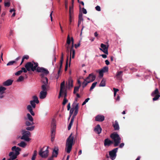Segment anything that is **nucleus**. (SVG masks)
<instances>
[{"label":"nucleus","instance_id":"4","mask_svg":"<svg viewBox=\"0 0 160 160\" xmlns=\"http://www.w3.org/2000/svg\"><path fill=\"white\" fill-rule=\"evenodd\" d=\"M12 151L9 153V156H12V158H16L17 156L19 154V152L21 150V149L18 147L14 146L12 148Z\"/></svg>","mask_w":160,"mask_h":160},{"label":"nucleus","instance_id":"51","mask_svg":"<svg viewBox=\"0 0 160 160\" xmlns=\"http://www.w3.org/2000/svg\"><path fill=\"white\" fill-rule=\"evenodd\" d=\"M68 100H67L66 98H64L62 103V105H65L66 104V103L68 102Z\"/></svg>","mask_w":160,"mask_h":160},{"label":"nucleus","instance_id":"21","mask_svg":"<svg viewBox=\"0 0 160 160\" xmlns=\"http://www.w3.org/2000/svg\"><path fill=\"white\" fill-rule=\"evenodd\" d=\"M122 71H120L117 72L116 76V77L117 79H120L122 75Z\"/></svg>","mask_w":160,"mask_h":160},{"label":"nucleus","instance_id":"61","mask_svg":"<svg viewBox=\"0 0 160 160\" xmlns=\"http://www.w3.org/2000/svg\"><path fill=\"white\" fill-rule=\"evenodd\" d=\"M82 12L84 14H86L87 13L86 10L84 8H82Z\"/></svg>","mask_w":160,"mask_h":160},{"label":"nucleus","instance_id":"12","mask_svg":"<svg viewBox=\"0 0 160 160\" xmlns=\"http://www.w3.org/2000/svg\"><path fill=\"white\" fill-rule=\"evenodd\" d=\"M102 129L99 124H98L94 129V132L98 134L101 133Z\"/></svg>","mask_w":160,"mask_h":160},{"label":"nucleus","instance_id":"18","mask_svg":"<svg viewBox=\"0 0 160 160\" xmlns=\"http://www.w3.org/2000/svg\"><path fill=\"white\" fill-rule=\"evenodd\" d=\"M94 77V80H95L96 78L95 76L94 75L93 73H91L89 74L88 76L86 78V80H87L88 81H89L90 80H92V78Z\"/></svg>","mask_w":160,"mask_h":160},{"label":"nucleus","instance_id":"59","mask_svg":"<svg viewBox=\"0 0 160 160\" xmlns=\"http://www.w3.org/2000/svg\"><path fill=\"white\" fill-rule=\"evenodd\" d=\"M63 91L60 90V92L58 96V98H59L61 96L62 94L63 93Z\"/></svg>","mask_w":160,"mask_h":160},{"label":"nucleus","instance_id":"35","mask_svg":"<svg viewBox=\"0 0 160 160\" xmlns=\"http://www.w3.org/2000/svg\"><path fill=\"white\" fill-rule=\"evenodd\" d=\"M97 83V82H94V83H93L92 84V86H91L90 87V91H91L95 87Z\"/></svg>","mask_w":160,"mask_h":160},{"label":"nucleus","instance_id":"2","mask_svg":"<svg viewBox=\"0 0 160 160\" xmlns=\"http://www.w3.org/2000/svg\"><path fill=\"white\" fill-rule=\"evenodd\" d=\"M72 135V133H71L66 140L65 150L66 152L68 153H70L73 143L74 137Z\"/></svg>","mask_w":160,"mask_h":160},{"label":"nucleus","instance_id":"49","mask_svg":"<svg viewBox=\"0 0 160 160\" xmlns=\"http://www.w3.org/2000/svg\"><path fill=\"white\" fill-rule=\"evenodd\" d=\"M74 114L73 116H72V118H73V119H74V118L77 115L78 113V110H74Z\"/></svg>","mask_w":160,"mask_h":160},{"label":"nucleus","instance_id":"30","mask_svg":"<svg viewBox=\"0 0 160 160\" xmlns=\"http://www.w3.org/2000/svg\"><path fill=\"white\" fill-rule=\"evenodd\" d=\"M105 80L104 79H102L101 81L99 86L100 87H104L105 86Z\"/></svg>","mask_w":160,"mask_h":160},{"label":"nucleus","instance_id":"11","mask_svg":"<svg viewBox=\"0 0 160 160\" xmlns=\"http://www.w3.org/2000/svg\"><path fill=\"white\" fill-rule=\"evenodd\" d=\"M113 143V141L110 140L107 138L104 140V144L105 147H108Z\"/></svg>","mask_w":160,"mask_h":160},{"label":"nucleus","instance_id":"56","mask_svg":"<svg viewBox=\"0 0 160 160\" xmlns=\"http://www.w3.org/2000/svg\"><path fill=\"white\" fill-rule=\"evenodd\" d=\"M55 128H52L51 131V135L54 134V133H55Z\"/></svg>","mask_w":160,"mask_h":160},{"label":"nucleus","instance_id":"20","mask_svg":"<svg viewBox=\"0 0 160 160\" xmlns=\"http://www.w3.org/2000/svg\"><path fill=\"white\" fill-rule=\"evenodd\" d=\"M113 126L115 130H118L119 129V125L117 121H115L114 123L113 124Z\"/></svg>","mask_w":160,"mask_h":160},{"label":"nucleus","instance_id":"57","mask_svg":"<svg viewBox=\"0 0 160 160\" xmlns=\"http://www.w3.org/2000/svg\"><path fill=\"white\" fill-rule=\"evenodd\" d=\"M62 93H63V94H64V98H66L67 94V92H66V90H65V91L63 90V92Z\"/></svg>","mask_w":160,"mask_h":160},{"label":"nucleus","instance_id":"50","mask_svg":"<svg viewBox=\"0 0 160 160\" xmlns=\"http://www.w3.org/2000/svg\"><path fill=\"white\" fill-rule=\"evenodd\" d=\"M63 56L64 55L63 52H62L61 53V60H60V62L63 63Z\"/></svg>","mask_w":160,"mask_h":160},{"label":"nucleus","instance_id":"5","mask_svg":"<svg viewBox=\"0 0 160 160\" xmlns=\"http://www.w3.org/2000/svg\"><path fill=\"white\" fill-rule=\"evenodd\" d=\"M48 147H47L45 150H44V147L41 149L38 153L39 155L42 158H47L48 156Z\"/></svg>","mask_w":160,"mask_h":160},{"label":"nucleus","instance_id":"23","mask_svg":"<svg viewBox=\"0 0 160 160\" xmlns=\"http://www.w3.org/2000/svg\"><path fill=\"white\" fill-rule=\"evenodd\" d=\"M73 87V81L71 79H69L68 81V87L70 88Z\"/></svg>","mask_w":160,"mask_h":160},{"label":"nucleus","instance_id":"43","mask_svg":"<svg viewBox=\"0 0 160 160\" xmlns=\"http://www.w3.org/2000/svg\"><path fill=\"white\" fill-rule=\"evenodd\" d=\"M108 70V68L107 67H105L101 69L103 72H107Z\"/></svg>","mask_w":160,"mask_h":160},{"label":"nucleus","instance_id":"7","mask_svg":"<svg viewBox=\"0 0 160 160\" xmlns=\"http://www.w3.org/2000/svg\"><path fill=\"white\" fill-rule=\"evenodd\" d=\"M152 97L154 98H152L153 101L158 100L160 97V93L158 88H156L155 90L152 92L151 94Z\"/></svg>","mask_w":160,"mask_h":160},{"label":"nucleus","instance_id":"22","mask_svg":"<svg viewBox=\"0 0 160 160\" xmlns=\"http://www.w3.org/2000/svg\"><path fill=\"white\" fill-rule=\"evenodd\" d=\"M41 81L43 85H48V80L47 78H44L43 79H42Z\"/></svg>","mask_w":160,"mask_h":160},{"label":"nucleus","instance_id":"64","mask_svg":"<svg viewBox=\"0 0 160 160\" xmlns=\"http://www.w3.org/2000/svg\"><path fill=\"white\" fill-rule=\"evenodd\" d=\"M10 158L8 160H18V159H15L16 158H12V156H9Z\"/></svg>","mask_w":160,"mask_h":160},{"label":"nucleus","instance_id":"60","mask_svg":"<svg viewBox=\"0 0 160 160\" xmlns=\"http://www.w3.org/2000/svg\"><path fill=\"white\" fill-rule=\"evenodd\" d=\"M51 140L52 142H53L54 138V134L51 135Z\"/></svg>","mask_w":160,"mask_h":160},{"label":"nucleus","instance_id":"42","mask_svg":"<svg viewBox=\"0 0 160 160\" xmlns=\"http://www.w3.org/2000/svg\"><path fill=\"white\" fill-rule=\"evenodd\" d=\"M71 41H72V40H70L69 35H68L67 40V43L68 45H69Z\"/></svg>","mask_w":160,"mask_h":160},{"label":"nucleus","instance_id":"34","mask_svg":"<svg viewBox=\"0 0 160 160\" xmlns=\"http://www.w3.org/2000/svg\"><path fill=\"white\" fill-rule=\"evenodd\" d=\"M80 87V85H79L78 86L75 87H74V91H73V93L76 94L77 92H78L79 91Z\"/></svg>","mask_w":160,"mask_h":160},{"label":"nucleus","instance_id":"14","mask_svg":"<svg viewBox=\"0 0 160 160\" xmlns=\"http://www.w3.org/2000/svg\"><path fill=\"white\" fill-rule=\"evenodd\" d=\"M94 77H93L92 78V80H91L89 81H88L87 80L86 81V79H84V82L82 83V86L83 88L85 87H86L88 83H89L91 82H93L94 81Z\"/></svg>","mask_w":160,"mask_h":160},{"label":"nucleus","instance_id":"10","mask_svg":"<svg viewBox=\"0 0 160 160\" xmlns=\"http://www.w3.org/2000/svg\"><path fill=\"white\" fill-rule=\"evenodd\" d=\"M101 48H100L99 49L102 51L104 53L106 54H108V46L107 47L106 45L103 44L101 43Z\"/></svg>","mask_w":160,"mask_h":160},{"label":"nucleus","instance_id":"38","mask_svg":"<svg viewBox=\"0 0 160 160\" xmlns=\"http://www.w3.org/2000/svg\"><path fill=\"white\" fill-rule=\"evenodd\" d=\"M33 100L34 102H36V103H38L39 102V101L38 99V98L36 96H34L33 97Z\"/></svg>","mask_w":160,"mask_h":160},{"label":"nucleus","instance_id":"29","mask_svg":"<svg viewBox=\"0 0 160 160\" xmlns=\"http://www.w3.org/2000/svg\"><path fill=\"white\" fill-rule=\"evenodd\" d=\"M65 89V82L64 81L62 82L60 85V90L63 91L64 89Z\"/></svg>","mask_w":160,"mask_h":160},{"label":"nucleus","instance_id":"52","mask_svg":"<svg viewBox=\"0 0 160 160\" xmlns=\"http://www.w3.org/2000/svg\"><path fill=\"white\" fill-rule=\"evenodd\" d=\"M42 73H41V74H40V76L41 77L42 79H43V78H47L46 77H45L44 75H47L48 74H45V73H44L43 72H42Z\"/></svg>","mask_w":160,"mask_h":160},{"label":"nucleus","instance_id":"63","mask_svg":"<svg viewBox=\"0 0 160 160\" xmlns=\"http://www.w3.org/2000/svg\"><path fill=\"white\" fill-rule=\"evenodd\" d=\"M124 143H122L120 144V145L119 146V148H122L124 146Z\"/></svg>","mask_w":160,"mask_h":160},{"label":"nucleus","instance_id":"32","mask_svg":"<svg viewBox=\"0 0 160 160\" xmlns=\"http://www.w3.org/2000/svg\"><path fill=\"white\" fill-rule=\"evenodd\" d=\"M56 128V124L55 120L53 119L52 120V128Z\"/></svg>","mask_w":160,"mask_h":160},{"label":"nucleus","instance_id":"41","mask_svg":"<svg viewBox=\"0 0 160 160\" xmlns=\"http://www.w3.org/2000/svg\"><path fill=\"white\" fill-rule=\"evenodd\" d=\"M68 56L67 58L66 62L65 68V70L66 71L67 70L68 68Z\"/></svg>","mask_w":160,"mask_h":160},{"label":"nucleus","instance_id":"26","mask_svg":"<svg viewBox=\"0 0 160 160\" xmlns=\"http://www.w3.org/2000/svg\"><path fill=\"white\" fill-rule=\"evenodd\" d=\"M37 155V152L36 150H34L31 158L32 160H35L36 157Z\"/></svg>","mask_w":160,"mask_h":160},{"label":"nucleus","instance_id":"37","mask_svg":"<svg viewBox=\"0 0 160 160\" xmlns=\"http://www.w3.org/2000/svg\"><path fill=\"white\" fill-rule=\"evenodd\" d=\"M34 124V123L33 122H30L28 121H26V122H25V124H26V126H30L31 125H33Z\"/></svg>","mask_w":160,"mask_h":160},{"label":"nucleus","instance_id":"36","mask_svg":"<svg viewBox=\"0 0 160 160\" xmlns=\"http://www.w3.org/2000/svg\"><path fill=\"white\" fill-rule=\"evenodd\" d=\"M69 16L72 15V14L73 13V5H72V6H70L69 7Z\"/></svg>","mask_w":160,"mask_h":160},{"label":"nucleus","instance_id":"8","mask_svg":"<svg viewBox=\"0 0 160 160\" xmlns=\"http://www.w3.org/2000/svg\"><path fill=\"white\" fill-rule=\"evenodd\" d=\"M71 40L72 42V45L71 48L70 49V58L69 60V66L70 65L71 60V54L72 53V58H74L75 57V50L73 49V43H74V39L72 37H71Z\"/></svg>","mask_w":160,"mask_h":160},{"label":"nucleus","instance_id":"9","mask_svg":"<svg viewBox=\"0 0 160 160\" xmlns=\"http://www.w3.org/2000/svg\"><path fill=\"white\" fill-rule=\"evenodd\" d=\"M118 148H116L109 152V155L111 159L113 160L116 156V153L117 152Z\"/></svg>","mask_w":160,"mask_h":160},{"label":"nucleus","instance_id":"55","mask_svg":"<svg viewBox=\"0 0 160 160\" xmlns=\"http://www.w3.org/2000/svg\"><path fill=\"white\" fill-rule=\"evenodd\" d=\"M95 9L96 10L98 11H101V8L99 6H97L96 7Z\"/></svg>","mask_w":160,"mask_h":160},{"label":"nucleus","instance_id":"47","mask_svg":"<svg viewBox=\"0 0 160 160\" xmlns=\"http://www.w3.org/2000/svg\"><path fill=\"white\" fill-rule=\"evenodd\" d=\"M74 111V109L73 108H72L70 109V117H69V119L70 118V117L72 115Z\"/></svg>","mask_w":160,"mask_h":160},{"label":"nucleus","instance_id":"39","mask_svg":"<svg viewBox=\"0 0 160 160\" xmlns=\"http://www.w3.org/2000/svg\"><path fill=\"white\" fill-rule=\"evenodd\" d=\"M30 104H31L32 108H35L36 107V102H34V101H31L30 102Z\"/></svg>","mask_w":160,"mask_h":160},{"label":"nucleus","instance_id":"40","mask_svg":"<svg viewBox=\"0 0 160 160\" xmlns=\"http://www.w3.org/2000/svg\"><path fill=\"white\" fill-rule=\"evenodd\" d=\"M24 77L22 76H20L19 77L18 79L17 80V82H21L24 80Z\"/></svg>","mask_w":160,"mask_h":160},{"label":"nucleus","instance_id":"31","mask_svg":"<svg viewBox=\"0 0 160 160\" xmlns=\"http://www.w3.org/2000/svg\"><path fill=\"white\" fill-rule=\"evenodd\" d=\"M48 87V85H42L41 86L42 91H47V88Z\"/></svg>","mask_w":160,"mask_h":160},{"label":"nucleus","instance_id":"24","mask_svg":"<svg viewBox=\"0 0 160 160\" xmlns=\"http://www.w3.org/2000/svg\"><path fill=\"white\" fill-rule=\"evenodd\" d=\"M74 119H73V118H71L70 123H69V124L68 125V130H69L71 129V126H72V125L73 122L74 121Z\"/></svg>","mask_w":160,"mask_h":160},{"label":"nucleus","instance_id":"25","mask_svg":"<svg viewBox=\"0 0 160 160\" xmlns=\"http://www.w3.org/2000/svg\"><path fill=\"white\" fill-rule=\"evenodd\" d=\"M6 89V88L2 86L0 87V93L2 94L4 93Z\"/></svg>","mask_w":160,"mask_h":160},{"label":"nucleus","instance_id":"16","mask_svg":"<svg viewBox=\"0 0 160 160\" xmlns=\"http://www.w3.org/2000/svg\"><path fill=\"white\" fill-rule=\"evenodd\" d=\"M47 94V91H41L40 93V98L41 99L45 98Z\"/></svg>","mask_w":160,"mask_h":160},{"label":"nucleus","instance_id":"13","mask_svg":"<svg viewBox=\"0 0 160 160\" xmlns=\"http://www.w3.org/2000/svg\"><path fill=\"white\" fill-rule=\"evenodd\" d=\"M104 120V117L102 115H98L95 118V120L97 121L102 122Z\"/></svg>","mask_w":160,"mask_h":160},{"label":"nucleus","instance_id":"15","mask_svg":"<svg viewBox=\"0 0 160 160\" xmlns=\"http://www.w3.org/2000/svg\"><path fill=\"white\" fill-rule=\"evenodd\" d=\"M13 81V80L8 79L3 82V85L4 86H9L12 84Z\"/></svg>","mask_w":160,"mask_h":160},{"label":"nucleus","instance_id":"28","mask_svg":"<svg viewBox=\"0 0 160 160\" xmlns=\"http://www.w3.org/2000/svg\"><path fill=\"white\" fill-rule=\"evenodd\" d=\"M27 117L28 119L31 122H32L33 121V119L32 118V117L31 115L28 113L27 114Z\"/></svg>","mask_w":160,"mask_h":160},{"label":"nucleus","instance_id":"45","mask_svg":"<svg viewBox=\"0 0 160 160\" xmlns=\"http://www.w3.org/2000/svg\"><path fill=\"white\" fill-rule=\"evenodd\" d=\"M16 63V61H12L9 62L7 64V66H10L12 65L14 63Z\"/></svg>","mask_w":160,"mask_h":160},{"label":"nucleus","instance_id":"3","mask_svg":"<svg viewBox=\"0 0 160 160\" xmlns=\"http://www.w3.org/2000/svg\"><path fill=\"white\" fill-rule=\"evenodd\" d=\"M110 137L113 140L114 147L118 146L121 142V138L117 132H114L111 134Z\"/></svg>","mask_w":160,"mask_h":160},{"label":"nucleus","instance_id":"53","mask_svg":"<svg viewBox=\"0 0 160 160\" xmlns=\"http://www.w3.org/2000/svg\"><path fill=\"white\" fill-rule=\"evenodd\" d=\"M73 108L74 109V110H78L79 108L78 103L77 104L74 108Z\"/></svg>","mask_w":160,"mask_h":160},{"label":"nucleus","instance_id":"27","mask_svg":"<svg viewBox=\"0 0 160 160\" xmlns=\"http://www.w3.org/2000/svg\"><path fill=\"white\" fill-rule=\"evenodd\" d=\"M18 145L22 148H25L26 146V143L23 141H22L20 143H18Z\"/></svg>","mask_w":160,"mask_h":160},{"label":"nucleus","instance_id":"44","mask_svg":"<svg viewBox=\"0 0 160 160\" xmlns=\"http://www.w3.org/2000/svg\"><path fill=\"white\" fill-rule=\"evenodd\" d=\"M34 126H32L31 127H28L26 128V129L27 130L32 131L34 130Z\"/></svg>","mask_w":160,"mask_h":160},{"label":"nucleus","instance_id":"58","mask_svg":"<svg viewBox=\"0 0 160 160\" xmlns=\"http://www.w3.org/2000/svg\"><path fill=\"white\" fill-rule=\"evenodd\" d=\"M23 59H26L27 60H28L29 58V56L28 55H24L23 57Z\"/></svg>","mask_w":160,"mask_h":160},{"label":"nucleus","instance_id":"33","mask_svg":"<svg viewBox=\"0 0 160 160\" xmlns=\"http://www.w3.org/2000/svg\"><path fill=\"white\" fill-rule=\"evenodd\" d=\"M96 72H99V77H102L103 76V72L101 70H98L96 71Z\"/></svg>","mask_w":160,"mask_h":160},{"label":"nucleus","instance_id":"19","mask_svg":"<svg viewBox=\"0 0 160 160\" xmlns=\"http://www.w3.org/2000/svg\"><path fill=\"white\" fill-rule=\"evenodd\" d=\"M83 20L82 14V13H80L79 14L78 20V27H79L81 24V22Z\"/></svg>","mask_w":160,"mask_h":160},{"label":"nucleus","instance_id":"54","mask_svg":"<svg viewBox=\"0 0 160 160\" xmlns=\"http://www.w3.org/2000/svg\"><path fill=\"white\" fill-rule=\"evenodd\" d=\"M32 107L30 105H28L27 106V109L28 111L32 109Z\"/></svg>","mask_w":160,"mask_h":160},{"label":"nucleus","instance_id":"6","mask_svg":"<svg viewBox=\"0 0 160 160\" xmlns=\"http://www.w3.org/2000/svg\"><path fill=\"white\" fill-rule=\"evenodd\" d=\"M22 132V136L21 138V139L22 140H24L26 141H29L30 139L29 138V137L30 136V132L28 131H25L23 130Z\"/></svg>","mask_w":160,"mask_h":160},{"label":"nucleus","instance_id":"62","mask_svg":"<svg viewBox=\"0 0 160 160\" xmlns=\"http://www.w3.org/2000/svg\"><path fill=\"white\" fill-rule=\"evenodd\" d=\"M29 111L32 116H34L35 115V113L33 111L32 109Z\"/></svg>","mask_w":160,"mask_h":160},{"label":"nucleus","instance_id":"17","mask_svg":"<svg viewBox=\"0 0 160 160\" xmlns=\"http://www.w3.org/2000/svg\"><path fill=\"white\" fill-rule=\"evenodd\" d=\"M58 148L55 147L53 149L52 155L54 157H57L58 154Z\"/></svg>","mask_w":160,"mask_h":160},{"label":"nucleus","instance_id":"48","mask_svg":"<svg viewBox=\"0 0 160 160\" xmlns=\"http://www.w3.org/2000/svg\"><path fill=\"white\" fill-rule=\"evenodd\" d=\"M10 5V2H5L4 6L6 7H9Z\"/></svg>","mask_w":160,"mask_h":160},{"label":"nucleus","instance_id":"46","mask_svg":"<svg viewBox=\"0 0 160 160\" xmlns=\"http://www.w3.org/2000/svg\"><path fill=\"white\" fill-rule=\"evenodd\" d=\"M22 72V70H19L16 73H15V75L16 76H19L21 74Z\"/></svg>","mask_w":160,"mask_h":160},{"label":"nucleus","instance_id":"1","mask_svg":"<svg viewBox=\"0 0 160 160\" xmlns=\"http://www.w3.org/2000/svg\"><path fill=\"white\" fill-rule=\"evenodd\" d=\"M38 64L37 62H29L26 63L25 67L28 71L31 70L34 72L36 70L38 72H43L46 74L49 73V72L47 69L43 67H38Z\"/></svg>","mask_w":160,"mask_h":160}]
</instances>
